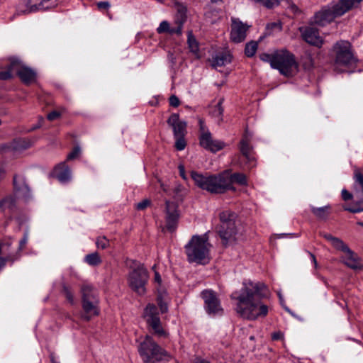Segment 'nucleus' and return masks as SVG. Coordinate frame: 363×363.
<instances>
[{
	"label": "nucleus",
	"instance_id": "obj_1",
	"mask_svg": "<svg viewBox=\"0 0 363 363\" xmlns=\"http://www.w3.org/2000/svg\"><path fill=\"white\" fill-rule=\"evenodd\" d=\"M267 294L263 283L249 281L244 282L242 289L233 292L230 297L237 301L235 310L241 317L256 320L268 313V306L261 301L262 298L267 297Z\"/></svg>",
	"mask_w": 363,
	"mask_h": 363
},
{
	"label": "nucleus",
	"instance_id": "obj_2",
	"mask_svg": "<svg viewBox=\"0 0 363 363\" xmlns=\"http://www.w3.org/2000/svg\"><path fill=\"white\" fill-rule=\"evenodd\" d=\"M191 177L197 186L211 194H223L228 190L234 191V183L240 185H246L247 183L245 174L231 173L230 170H225L217 174L206 175L192 172Z\"/></svg>",
	"mask_w": 363,
	"mask_h": 363
},
{
	"label": "nucleus",
	"instance_id": "obj_3",
	"mask_svg": "<svg viewBox=\"0 0 363 363\" xmlns=\"http://www.w3.org/2000/svg\"><path fill=\"white\" fill-rule=\"evenodd\" d=\"M331 52L333 57V69L337 72H345L358 62L352 45L347 40L336 42Z\"/></svg>",
	"mask_w": 363,
	"mask_h": 363
},
{
	"label": "nucleus",
	"instance_id": "obj_4",
	"mask_svg": "<svg viewBox=\"0 0 363 363\" xmlns=\"http://www.w3.org/2000/svg\"><path fill=\"white\" fill-rule=\"evenodd\" d=\"M211 245L208 242L206 234L193 235L185 245V252L190 262L205 264L210 259V249Z\"/></svg>",
	"mask_w": 363,
	"mask_h": 363
},
{
	"label": "nucleus",
	"instance_id": "obj_5",
	"mask_svg": "<svg viewBox=\"0 0 363 363\" xmlns=\"http://www.w3.org/2000/svg\"><path fill=\"white\" fill-rule=\"evenodd\" d=\"M138 351L143 363L168 362L172 359V356L150 335H146L139 344Z\"/></svg>",
	"mask_w": 363,
	"mask_h": 363
},
{
	"label": "nucleus",
	"instance_id": "obj_6",
	"mask_svg": "<svg viewBox=\"0 0 363 363\" xmlns=\"http://www.w3.org/2000/svg\"><path fill=\"white\" fill-rule=\"evenodd\" d=\"M236 214L230 211H225L220 214V225L218 231L225 247L233 244L236 240Z\"/></svg>",
	"mask_w": 363,
	"mask_h": 363
},
{
	"label": "nucleus",
	"instance_id": "obj_7",
	"mask_svg": "<svg viewBox=\"0 0 363 363\" xmlns=\"http://www.w3.org/2000/svg\"><path fill=\"white\" fill-rule=\"evenodd\" d=\"M128 284L131 289L140 296L146 292L145 286L148 281L147 269L141 264L130 272L128 278Z\"/></svg>",
	"mask_w": 363,
	"mask_h": 363
},
{
	"label": "nucleus",
	"instance_id": "obj_8",
	"mask_svg": "<svg viewBox=\"0 0 363 363\" xmlns=\"http://www.w3.org/2000/svg\"><path fill=\"white\" fill-rule=\"evenodd\" d=\"M274 69H278L281 74L289 76L293 68L296 67L294 55L286 50L275 52V60L273 62Z\"/></svg>",
	"mask_w": 363,
	"mask_h": 363
},
{
	"label": "nucleus",
	"instance_id": "obj_9",
	"mask_svg": "<svg viewBox=\"0 0 363 363\" xmlns=\"http://www.w3.org/2000/svg\"><path fill=\"white\" fill-rule=\"evenodd\" d=\"M147 323L153 331V334L160 337H167L168 333L162 328L158 309L154 304L149 303L145 309Z\"/></svg>",
	"mask_w": 363,
	"mask_h": 363
},
{
	"label": "nucleus",
	"instance_id": "obj_10",
	"mask_svg": "<svg viewBox=\"0 0 363 363\" xmlns=\"http://www.w3.org/2000/svg\"><path fill=\"white\" fill-rule=\"evenodd\" d=\"M201 296L204 301L205 310L209 315L220 316L223 314L220 301L213 291L204 290L201 293Z\"/></svg>",
	"mask_w": 363,
	"mask_h": 363
},
{
	"label": "nucleus",
	"instance_id": "obj_11",
	"mask_svg": "<svg viewBox=\"0 0 363 363\" xmlns=\"http://www.w3.org/2000/svg\"><path fill=\"white\" fill-rule=\"evenodd\" d=\"M252 135L245 132L239 144V149L242 155L245 157L248 167L252 168L256 165L255 157L253 154V148L251 145Z\"/></svg>",
	"mask_w": 363,
	"mask_h": 363
},
{
	"label": "nucleus",
	"instance_id": "obj_12",
	"mask_svg": "<svg viewBox=\"0 0 363 363\" xmlns=\"http://www.w3.org/2000/svg\"><path fill=\"white\" fill-rule=\"evenodd\" d=\"M32 145L30 140L26 138H17L13 141L0 145V152L2 154H11L20 152L29 148Z\"/></svg>",
	"mask_w": 363,
	"mask_h": 363
},
{
	"label": "nucleus",
	"instance_id": "obj_13",
	"mask_svg": "<svg viewBox=\"0 0 363 363\" xmlns=\"http://www.w3.org/2000/svg\"><path fill=\"white\" fill-rule=\"evenodd\" d=\"M250 26L242 23L240 19L232 18L230 40L235 43H240L246 38L247 31Z\"/></svg>",
	"mask_w": 363,
	"mask_h": 363
},
{
	"label": "nucleus",
	"instance_id": "obj_14",
	"mask_svg": "<svg viewBox=\"0 0 363 363\" xmlns=\"http://www.w3.org/2000/svg\"><path fill=\"white\" fill-rule=\"evenodd\" d=\"M165 212L166 228L169 231L172 232L177 228L179 218L178 205L174 202L167 201Z\"/></svg>",
	"mask_w": 363,
	"mask_h": 363
},
{
	"label": "nucleus",
	"instance_id": "obj_15",
	"mask_svg": "<svg viewBox=\"0 0 363 363\" xmlns=\"http://www.w3.org/2000/svg\"><path fill=\"white\" fill-rule=\"evenodd\" d=\"M299 32L303 40L307 43L320 48L323 43L320 36L319 30L313 26H302L299 28Z\"/></svg>",
	"mask_w": 363,
	"mask_h": 363
},
{
	"label": "nucleus",
	"instance_id": "obj_16",
	"mask_svg": "<svg viewBox=\"0 0 363 363\" xmlns=\"http://www.w3.org/2000/svg\"><path fill=\"white\" fill-rule=\"evenodd\" d=\"M199 143L201 147L213 152L220 150L225 146L223 142L213 140L209 131H203L201 133Z\"/></svg>",
	"mask_w": 363,
	"mask_h": 363
},
{
	"label": "nucleus",
	"instance_id": "obj_17",
	"mask_svg": "<svg viewBox=\"0 0 363 363\" xmlns=\"http://www.w3.org/2000/svg\"><path fill=\"white\" fill-rule=\"evenodd\" d=\"M82 313L81 314V318L84 320L89 321L94 316H97L99 314V299L88 301H82Z\"/></svg>",
	"mask_w": 363,
	"mask_h": 363
},
{
	"label": "nucleus",
	"instance_id": "obj_18",
	"mask_svg": "<svg viewBox=\"0 0 363 363\" xmlns=\"http://www.w3.org/2000/svg\"><path fill=\"white\" fill-rule=\"evenodd\" d=\"M16 72L21 80L26 85L31 84L36 81L37 74L30 67L22 65L18 60V65L16 67Z\"/></svg>",
	"mask_w": 363,
	"mask_h": 363
},
{
	"label": "nucleus",
	"instance_id": "obj_19",
	"mask_svg": "<svg viewBox=\"0 0 363 363\" xmlns=\"http://www.w3.org/2000/svg\"><path fill=\"white\" fill-rule=\"evenodd\" d=\"M13 189L19 196L26 199L31 197V191L23 176L15 174L13 178Z\"/></svg>",
	"mask_w": 363,
	"mask_h": 363
},
{
	"label": "nucleus",
	"instance_id": "obj_20",
	"mask_svg": "<svg viewBox=\"0 0 363 363\" xmlns=\"http://www.w3.org/2000/svg\"><path fill=\"white\" fill-rule=\"evenodd\" d=\"M167 123L173 129L174 136H185L186 123L179 120L177 113H172L167 120Z\"/></svg>",
	"mask_w": 363,
	"mask_h": 363
},
{
	"label": "nucleus",
	"instance_id": "obj_21",
	"mask_svg": "<svg viewBox=\"0 0 363 363\" xmlns=\"http://www.w3.org/2000/svg\"><path fill=\"white\" fill-rule=\"evenodd\" d=\"M344 253L345 255L341 259L347 267L352 269H361L362 268L360 258L352 250L348 248Z\"/></svg>",
	"mask_w": 363,
	"mask_h": 363
},
{
	"label": "nucleus",
	"instance_id": "obj_22",
	"mask_svg": "<svg viewBox=\"0 0 363 363\" xmlns=\"http://www.w3.org/2000/svg\"><path fill=\"white\" fill-rule=\"evenodd\" d=\"M54 174L61 183H66L71 179V172L66 162L57 165L54 169Z\"/></svg>",
	"mask_w": 363,
	"mask_h": 363
},
{
	"label": "nucleus",
	"instance_id": "obj_23",
	"mask_svg": "<svg viewBox=\"0 0 363 363\" xmlns=\"http://www.w3.org/2000/svg\"><path fill=\"white\" fill-rule=\"evenodd\" d=\"M354 196L359 203H363V174L359 169L354 170Z\"/></svg>",
	"mask_w": 363,
	"mask_h": 363
},
{
	"label": "nucleus",
	"instance_id": "obj_24",
	"mask_svg": "<svg viewBox=\"0 0 363 363\" xmlns=\"http://www.w3.org/2000/svg\"><path fill=\"white\" fill-rule=\"evenodd\" d=\"M41 5L31 4L28 0L21 1L16 8L15 15H25L39 11Z\"/></svg>",
	"mask_w": 363,
	"mask_h": 363
},
{
	"label": "nucleus",
	"instance_id": "obj_25",
	"mask_svg": "<svg viewBox=\"0 0 363 363\" xmlns=\"http://www.w3.org/2000/svg\"><path fill=\"white\" fill-rule=\"evenodd\" d=\"M231 55L228 52H221L216 54L211 60L213 67H223L231 62Z\"/></svg>",
	"mask_w": 363,
	"mask_h": 363
},
{
	"label": "nucleus",
	"instance_id": "obj_26",
	"mask_svg": "<svg viewBox=\"0 0 363 363\" xmlns=\"http://www.w3.org/2000/svg\"><path fill=\"white\" fill-rule=\"evenodd\" d=\"M82 291V301H85L87 299L88 301L98 300V293L97 291L89 284H84L81 288Z\"/></svg>",
	"mask_w": 363,
	"mask_h": 363
},
{
	"label": "nucleus",
	"instance_id": "obj_27",
	"mask_svg": "<svg viewBox=\"0 0 363 363\" xmlns=\"http://www.w3.org/2000/svg\"><path fill=\"white\" fill-rule=\"evenodd\" d=\"M330 206H325L320 208L311 206V212L319 219H326L330 214Z\"/></svg>",
	"mask_w": 363,
	"mask_h": 363
},
{
	"label": "nucleus",
	"instance_id": "obj_28",
	"mask_svg": "<svg viewBox=\"0 0 363 363\" xmlns=\"http://www.w3.org/2000/svg\"><path fill=\"white\" fill-rule=\"evenodd\" d=\"M18 65V60H13L11 62L6 70L0 72V80H7L12 77L11 72L15 70L16 67Z\"/></svg>",
	"mask_w": 363,
	"mask_h": 363
},
{
	"label": "nucleus",
	"instance_id": "obj_29",
	"mask_svg": "<svg viewBox=\"0 0 363 363\" xmlns=\"http://www.w3.org/2000/svg\"><path fill=\"white\" fill-rule=\"evenodd\" d=\"M16 206V200L11 196H8L0 201V208L4 211L9 209L13 211Z\"/></svg>",
	"mask_w": 363,
	"mask_h": 363
},
{
	"label": "nucleus",
	"instance_id": "obj_30",
	"mask_svg": "<svg viewBox=\"0 0 363 363\" xmlns=\"http://www.w3.org/2000/svg\"><path fill=\"white\" fill-rule=\"evenodd\" d=\"M84 261L90 266H97L101 263V259L97 252L86 255Z\"/></svg>",
	"mask_w": 363,
	"mask_h": 363
},
{
	"label": "nucleus",
	"instance_id": "obj_31",
	"mask_svg": "<svg viewBox=\"0 0 363 363\" xmlns=\"http://www.w3.org/2000/svg\"><path fill=\"white\" fill-rule=\"evenodd\" d=\"M187 43L189 45V48L191 52H192L194 54L198 53L199 52V43L197 40H196L195 37L192 34L191 31L188 32V39Z\"/></svg>",
	"mask_w": 363,
	"mask_h": 363
},
{
	"label": "nucleus",
	"instance_id": "obj_32",
	"mask_svg": "<svg viewBox=\"0 0 363 363\" xmlns=\"http://www.w3.org/2000/svg\"><path fill=\"white\" fill-rule=\"evenodd\" d=\"M257 50V43L255 41H251L246 44L245 48V53L246 56L251 57L255 55Z\"/></svg>",
	"mask_w": 363,
	"mask_h": 363
},
{
	"label": "nucleus",
	"instance_id": "obj_33",
	"mask_svg": "<svg viewBox=\"0 0 363 363\" xmlns=\"http://www.w3.org/2000/svg\"><path fill=\"white\" fill-rule=\"evenodd\" d=\"M331 245L337 250L345 252L349 247L340 238H335L332 242Z\"/></svg>",
	"mask_w": 363,
	"mask_h": 363
},
{
	"label": "nucleus",
	"instance_id": "obj_34",
	"mask_svg": "<svg viewBox=\"0 0 363 363\" xmlns=\"http://www.w3.org/2000/svg\"><path fill=\"white\" fill-rule=\"evenodd\" d=\"M96 245L99 249H106L109 246V240L105 236H99L96 238Z\"/></svg>",
	"mask_w": 363,
	"mask_h": 363
},
{
	"label": "nucleus",
	"instance_id": "obj_35",
	"mask_svg": "<svg viewBox=\"0 0 363 363\" xmlns=\"http://www.w3.org/2000/svg\"><path fill=\"white\" fill-rule=\"evenodd\" d=\"M262 61L269 62L272 68H274V61L275 60V52L273 54L262 53L259 55Z\"/></svg>",
	"mask_w": 363,
	"mask_h": 363
},
{
	"label": "nucleus",
	"instance_id": "obj_36",
	"mask_svg": "<svg viewBox=\"0 0 363 363\" xmlns=\"http://www.w3.org/2000/svg\"><path fill=\"white\" fill-rule=\"evenodd\" d=\"M62 293L65 296L67 300L71 303H74V295L69 286L64 284L62 286Z\"/></svg>",
	"mask_w": 363,
	"mask_h": 363
},
{
	"label": "nucleus",
	"instance_id": "obj_37",
	"mask_svg": "<svg viewBox=\"0 0 363 363\" xmlns=\"http://www.w3.org/2000/svg\"><path fill=\"white\" fill-rule=\"evenodd\" d=\"M183 23H184V20L177 21H176L177 26L174 27V28L170 27V30H169V34H171V35L177 34V35H180L182 33Z\"/></svg>",
	"mask_w": 363,
	"mask_h": 363
},
{
	"label": "nucleus",
	"instance_id": "obj_38",
	"mask_svg": "<svg viewBox=\"0 0 363 363\" xmlns=\"http://www.w3.org/2000/svg\"><path fill=\"white\" fill-rule=\"evenodd\" d=\"M176 139L175 142V147L177 150H183L186 147V141L184 139V136H176L174 137Z\"/></svg>",
	"mask_w": 363,
	"mask_h": 363
},
{
	"label": "nucleus",
	"instance_id": "obj_39",
	"mask_svg": "<svg viewBox=\"0 0 363 363\" xmlns=\"http://www.w3.org/2000/svg\"><path fill=\"white\" fill-rule=\"evenodd\" d=\"M170 30L169 23L167 21H163L160 23L159 27L157 28V32L159 34L167 33H169Z\"/></svg>",
	"mask_w": 363,
	"mask_h": 363
},
{
	"label": "nucleus",
	"instance_id": "obj_40",
	"mask_svg": "<svg viewBox=\"0 0 363 363\" xmlns=\"http://www.w3.org/2000/svg\"><path fill=\"white\" fill-rule=\"evenodd\" d=\"M279 3V0H262L259 4L265 6L267 9H272L277 6Z\"/></svg>",
	"mask_w": 363,
	"mask_h": 363
},
{
	"label": "nucleus",
	"instance_id": "obj_41",
	"mask_svg": "<svg viewBox=\"0 0 363 363\" xmlns=\"http://www.w3.org/2000/svg\"><path fill=\"white\" fill-rule=\"evenodd\" d=\"M362 203H359V199H357V203L356 205H352L348 208H346L345 210L346 211H348L351 213H359V212H362L363 211V208L362 207H360L359 206V204H361Z\"/></svg>",
	"mask_w": 363,
	"mask_h": 363
},
{
	"label": "nucleus",
	"instance_id": "obj_42",
	"mask_svg": "<svg viewBox=\"0 0 363 363\" xmlns=\"http://www.w3.org/2000/svg\"><path fill=\"white\" fill-rule=\"evenodd\" d=\"M80 153V148L79 147H74V149L69 152L67 157V160H72L79 156Z\"/></svg>",
	"mask_w": 363,
	"mask_h": 363
},
{
	"label": "nucleus",
	"instance_id": "obj_43",
	"mask_svg": "<svg viewBox=\"0 0 363 363\" xmlns=\"http://www.w3.org/2000/svg\"><path fill=\"white\" fill-rule=\"evenodd\" d=\"M286 4H287V6H288V9H289L291 11V12H293L294 13H301L300 9L293 2L292 0H286Z\"/></svg>",
	"mask_w": 363,
	"mask_h": 363
},
{
	"label": "nucleus",
	"instance_id": "obj_44",
	"mask_svg": "<svg viewBox=\"0 0 363 363\" xmlns=\"http://www.w3.org/2000/svg\"><path fill=\"white\" fill-rule=\"evenodd\" d=\"M150 203L151 202L149 199H144L136 204V208L139 211H143L149 206Z\"/></svg>",
	"mask_w": 363,
	"mask_h": 363
},
{
	"label": "nucleus",
	"instance_id": "obj_45",
	"mask_svg": "<svg viewBox=\"0 0 363 363\" xmlns=\"http://www.w3.org/2000/svg\"><path fill=\"white\" fill-rule=\"evenodd\" d=\"M221 101L218 103L213 111V115L217 117H221L223 113V108L221 106Z\"/></svg>",
	"mask_w": 363,
	"mask_h": 363
},
{
	"label": "nucleus",
	"instance_id": "obj_46",
	"mask_svg": "<svg viewBox=\"0 0 363 363\" xmlns=\"http://www.w3.org/2000/svg\"><path fill=\"white\" fill-rule=\"evenodd\" d=\"M169 101L170 106H172L173 107H177V106H179V105L180 104L179 99L175 95H172L169 97Z\"/></svg>",
	"mask_w": 363,
	"mask_h": 363
},
{
	"label": "nucleus",
	"instance_id": "obj_47",
	"mask_svg": "<svg viewBox=\"0 0 363 363\" xmlns=\"http://www.w3.org/2000/svg\"><path fill=\"white\" fill-rule=\"evenodd\" d=\"M61 113L57 111H53L50 113H49L47 116V118L49 121H54L59 117H60Z\"/></svg>",
	"mask_w": 363,
	"mask_h": 363
},
{
	"label": "nucleus",
	"instance_id": "obj_48",
	"mask_svg": "<svg viewBox=\"0 0 363 363\" xmlns=\"http://www.w3.org/2000/svg\"><path fill=\"white\" fill-rule=\"evenodd\" d=\"M314 66V62L310 55H307V61L303 62V67L306 69H311Z\"/></svg>",
	"mask_w": 363,
	"mask_h": 363
},
{
	"label": "nucleus",
	"instance_id": "obj_49",
	"mask_svg": "<svg viewBox=\"0 0 363 363\" xmlns=\"http://www.w3.org/2000/svg\"><path fill=\"white\" fill-rule=\"evenodd\" d=\"M28 239V233L26 232L23 235V238L19 242V250H21L23 249V247L26 246Z\"/></svg>",
	"mask_w": 363,
	"mask_h": 363
},
{
	"label": "nucleus",
	"instance_id": "obj_50",
	"mask_svg": "<svg viewBox=\"0 0 363 363\" xmlns=\"http://www.w3.org/2000/svg\"><path fill=\"white\" fill-rule=\"evenodd\" d=\"M97 7L100 10H106L108 9L111 6V4L108 1H99L96 4Z\"/></svg>",
	"mask_w": 363,
	"mask_h": 363
},
{
	"label": "nucleus",
	"instance_id": "obj_51",
	"mask_svg": "<svg viewBox=\"0 0 363 363\" xmlns=\"http://www.w3.org/2000/svg\"><path fill=\"white\" fill-rule=\"evenodd\" d=\"M342 197L343 200L348 201L352 198V194L347 191L346 189L342 191Z\"/></svg>",
	"mask_w": 363,
	"mask_h": 363
},
{
	"label": "nucleus",
	"instance_id": "obj_52",
	"mask_svg": "<svg viewBox=\"0 0 363 363\" xmlns=\"http://www.w3.org/2000/svg\"><path fill=\"white\" fill-rule=\"evenodd\" d=\"M320 235L323 238H324L325 240L329 241L330 243H332L333 240L336 238V237L333 236L331 234L326 233H321Z\"/></svg>",
	"mask_w": 363,
	"mask_h": 363
},
{
	"label": "nucleus",
	"instance_id": "obj_53",
	"mask_svg": "<svg viewBox=\"0 0 363 363\" xmlns=\"http://www.w3.org/2000/svg\"><path fill=\"white\" fill-rule=\"evenodd\" d=\"M267 27V28H277L279 30L281 29V26L279 23H272L268 24Z\"/></svg>",
	"mask_w": 363,
	"mask_h": 363
},
{
	"label": "nucleus",
	"instance_id": "obj_54",
	"mask_svg": "<svg viewBox=\"0 0 363 363\" xmlns=\"http://www.w3.org/2000/svg\"><path fill=\"white\" fill-rule=\"evenodd\" d=\"M193 363H210L206 359H202L201 357H196L194 359Z\"/></svg>",
	"mask_w": 363,
	"mask_h": 363
},
{
	"label": "nucleus",
	"instance_id": "obj_55",
	"mask_svg": "<svg viewBox=\"0 0 363 363\" xmlns=\"http://www.w3.org/2000/svg\"><path fill=\"white\" fill-rule=\"evenodd\" d=\"M160 311L162 313H166L167 311V306L165 303L160 302Z\"/></svg>",
	"mask_w": 363,
	"mask_h": 363
},
{
	"label": "nucleus",
	"instance_id": "obj_56",
	"mask_svg": "<svg viewBox=\"0 0 363 363\" xmlns=\"http://www.w3.org/2000/svg\"><path fill=\"white\" fill-rule=\"evenodd\" d=\"M308 253L309 256L311 257V260H312L313 263L314 264L315 267H317L318 264H317V260H316L315 255L310 252H308Z\"/></svg>",
	"mask_w": 363,
	"mask_h": 363
},
{
	"label": "nucleus",
	"instance_id": "obj_57",
	"mask_svg": "<svg viewBox=\"0 0 363 363\" xmlns=\"http://www.w3.org/2000/svg\"><path fill=\"white\" fill-rule=\"evenodd\" d=\"M272 339L274 340H277L281 338L282 335L281 333H274L272 334Z\"/></svg>",
	"mask_w": 363,
	"mask_h": 363
},
{
	"label": "nucleus",
	"instance_id": "obj_58",
	"mask_svg": "<svg viewBox=\"0 0 363 363\" xmlns=\"http://www.w3.org/2000/svg\"><path fill=\"white\" fill-rule=\"evenodd\" d=\"M199 125H200L201 133H203V131H208L207 129H206L205 125H204V123L201 119L199 120Z\"/></svg>",
	"mask_w": 363,
	"mask_h": 363
},
{
	"label": "nucleus",
	"instance_id": "obj_59",
	"mask_svg": "<svg viewBox=\"0 0 363 363\" xmlns=\"http://www.w3.org/2000/svg\"><path fill=\"white\" fill-rule=\"evenodd\" d=\"M155 281L157 282L158 284H160L162 281L161 277L158 272H155Z\"/></svg>",
	"mask_w": 363,
	"mask_h": 363
},
{
	"label": "nucleus",
	"instance_id": "obj_60",
	"mask_svg": "<svg viewBox=\"0 0 363 363\" xmlns=\"http://www.w3.org/2000/svg\"><path fill=\"white\" fill-rule=\"evenodd\" d=\"M179 172H180V175L184 178L185 179L186 177H185V172H184V168L183 166L180 165L179 167Z\"/></svg>",
	"mask_w": 363,
	"mask_h": 363
},
{
	"label": "nucleus",
	"instance_id": "obj_61",
	"mask_svg": "<svg viewBox=\"0 0 363 363\" xmlns=\"http://www.w3.org/2000/svg\"><path fill=\"white\" fill-rule=\"evenodd\" d=\"M6 174V171L4 168H0V180H2Z\"/></svg>",
	"mask_w": 363,
	"mask_h": 363
},
{
	"label": "nucleus",
	"instance_id": "obj_62",
	"mask_svg": "<svg viewBox=\"0 0 363 363\" xmlns=\"http://www.w3.org/2000/svg\"><path fill=\"white\" fill-rule=\"evenodd\" d=\"M223 1V0H211V1H212L213 3H218V2H220V1Z\"/></svg>",
	"mask_w": 363,
	"mask_h": 363
},
{
	"label": "nucleus",
	"instance_id": "obj_63",
	"mask_svg": "<svg viewBox=\"0 0 363 363\" xmlns=\"http://www.w3.org/2000/svg\"><path fill=\"white\" fill-rule=\"evenodd\" d=\"M357 224L363 227V222H358Z\"/></svg>",
	"mask_w": 363,
	"mask_h": 363
},
{
	"label": "nucleus",
	"instance_id": "obj_64",
	"mask_svg": "<svg viewBox=\"0 0 363 363\" xmlns=\"http://www.w3.org/2000/svg\"><path fill=\"white\" fill-rule=\"evenodd\" d=\"M40 126L34 127L33 129H36L37 128H39Z\"/></svg>",
	"mask_w": 363,
	"mask_h": 363
}]
</instances>
